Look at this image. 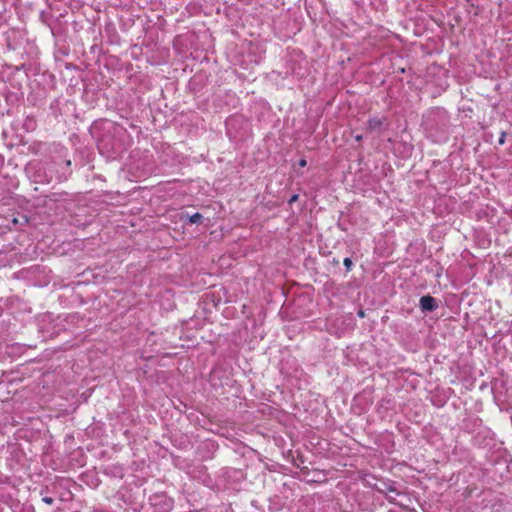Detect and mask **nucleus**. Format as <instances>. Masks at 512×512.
<instances>
[{
	"mask_svg": "<svg viewBox=\"0 0 512 512\" xmlns=\"http://www.w3.org/2000/svg\"><path fill=\"white\" fill-rule=\"evenodd\" d=\"M505 136H506V134L503 132V133L501 134L500 139H499V144H504V142H505Z\"/></svg>",
	"mask_w": 512,
	"mask_h": 512,
	"instance_id": "obj_4",
	"label": "nucleus"
},
{
	"mask_svg": "<svg viewBox=\"0 0 512 512\" xmlns=\"http://www.w3.org/2000/svg\"><path fill=\"white\" fill-rule=\"evenodd\" d=\"M420 306L425 311H432L435 308V300L431 296H423L420 299Z\"/></svg>",
	"mask_w": 512,
	"mask_h": 512,
	"instance_id": "obj_1",
	"label": "nucleus"
},
{
	"mask_svg": "<svg viewBox=\"0 0 512 512\" xmlns=\"http://www.w3.org/2000/svg\"><path fill=\"white\" fill-rule=\"evenodd\" d=\"M298 199V195H293L290 199V202H294Z\"/></svg>",
	"mask_w": 512,
	"mask_h": 512,
	"instance_id": "obj_5",
	"label": "nucleus"
},
{
	"mask_svg": "<svg viewBox=\"0 0 512 512\" xmlns=\"http://www.w3.org/2000/svg\"><path fill=\"white\" fill-rule=\"evenodd\" d=\"M202 218V215L199 214V213H195L193 214L192 216L189 217V221L191 223H197L200 221V219Z\"/></svg>",
	"mask_w": 512,
	"mask_h": 512,
	"instance_id": "obj_2",
	"label": "nucleus"
},
{
	"mask_svg": "<svg viewBox=\"0 0 512 512\" xmlns=\"http://www.w3.org/2000/svg\"><path fill=\"white\" fill-rule=\"evenodd\" d=\"M344 265L349 269L352 265V261L350 258H345L344 259Z\"/></svg>",
	"mask_w": 512,
	"mask_h": 512,
	"instance_id": "obj_3",
	"label": "nucleus"
},
{
	"mask_svg": "<svg viewBox=\"0 0 512 512\" xmlns=\"http://www.w3.org/2000/svg\"><path fill=\"white\" fill-rule=\"evenodd\" d=\"M46 503L50 504L52 503V499L51 498H44L43 499Z\"/></svg>",
	"mask_w": 512,
	"mask_h": 512,
	"instance_id": "obj_7",
	"label": "nucleus"
},
{
	"mask_svg": "<svg viewBox=\"0 0 512 512\" xmlns=\"http://www.w3.org/2000/svg\"><path fill=\"white\" fill-rule=\"evenodd\" d=\"M299 164L302 167L306 166V160L302 159Z\"/></svg>",
	"mask_w": 512,
	"mask_h": 512,
	"instance_id": "obj_6",
	"label": "nucleus"
}]
</instances>
